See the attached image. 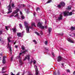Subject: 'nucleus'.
Wrapping results in <instances>:
<instances>
[{"instance_id":"33","label":"nucleus","mask_w":75,"mask_h":75,"mask_svg":"<svg viewBox=\"0 0 75 75\" xmlns=\"http://www.w3.org/2000/svg\"><path fill=\"white\" fill-rule=\"evenodd\" d=\"M33 62V64H35V63H36V61L35 60H34Z\"/></svg>"},{"instance_id":"30","label":"nucleus","mask_w":75,"mask_h":75,"mask_svg":"<svg viewBox=\"0 0 75 75\" xmlns=\"http://www.w3.org/2000/svg\"><path fill=\"white\" fill-rule=\"evenodd\" d=\"M35 34H37V35H39V33H38V32H35Z\"/></svg>"},{"instance_id":"28","label":"nucleus","mask_w":75,"mask_h":75,"mask_svg":"<svg viewBox=\"0 0 75 75\" xmlns=\"http://www.w3.org/2000/svg\"><path fill=\"white\" fill-rule=\"evenodd\" d=\"M51 1H52V0H49L47 3H50L51 2Z\"/></svg>"},{"instance_id":"14","label":"nucleus","mask_w":75,"mask_h":75,"mask_svg":"<svg viewBox=\"0 0 75 75\" xmlns=\"http://www.w3.org/2000/svg\"><path fill=\"white\" fill-rule=\"evenodd\" d=\"M48 30L49 34H50V33H51V31H52V28H48Z\"/></svg>"},{"instance_id":"27","label":"nucleus","mask_w":75,"mask_h":75,"mask_svg":"<svg viewBox=\"0 0 75 75\" xmlns=\"http://www.w3.org/2000/svg\"><path fill=\"white\" fill-rule=\"evenodd\" d=\"M2 62L3 64H5V63H6V60H5V59H3Z\"/></svg>"},{"instance_id":"44","label":"nucleus","mask_w":75,"mask_h":75,"mask_svg":"<svg viewBox=\"0 0 75 75\" xmlns=\"http://www.w3.org/2000/svg\"><path fill=\"white\" fill-rule=\"evenodd\" d=\"M45 28L46 29H47V26L46 25L45 27Z\"/></svg>"},{"instance_id":"38","label":"nucleus","mask_w":75,"mask_h":75,"mask_svg":"<svg viewBox=\"0 0 75 75\" xmlns=\"http://www.w3.org/2000/svg\"><path fill=\"white\" fill-rule=\"evenodd\" d=\"M67 72H70V70L69 69L67 70Z\"/></svg>"},{"instance_id":"18","label":"nucleus","mask_w":75,"mask_h":75,"mask_svg":"<svg viewBox=\"0 0 75 75\" xmlns=\"http://www.w3.org/2000/svg\"><path fill=\"white\" fill-rule=\"evenodd\" d=\"M70 30H75V27H71L70 28Z\"/></svg>"},{"instance_id":"5","label":"nucleus","mask_w":75,"mask_h":75,"mask_svg":"<svg viewBox=\"0 0 75 75\" xmlns=\"http://www.w3.org/2000/svg\"><path fill=\"white\" fill-rule=\"evenodd\" d=\"M8 10V12L7 13V14H9V13H12V9L11 8V7L10 6V5H9V6L7 7Z\"/></svg>"},{"instance_id":"53","label":"nucleus","mask_w":75,"mask_h":75,"mask_svg":"<svg viewBox=\"0 0 75 75\" xmlns=\"http://www.w3.org/2000/svg\"><path fill=\"white\" fill-rule=\"evenodd\" d=\"M0 55H1V56H2V55H3V54H0Z\"/></svg>"},{"instance_id":"34","label":"nucleus","mask_w":75,"mask_h":75,"mask_svg":"<svg viewBox=\"0 0 75 75\" xmlns=\"http://www.w3.org/2000/svg\"><path fill=\"white\" fill-rule=\"evenodd\" d=\"M38 10H40V8H36V11H38Z\"/></svg>"},{"instance_id":"49","label":"nucleus","mask_w":75,"mask_h":75,"mask_svg":"<svg viewBox=\"0 0 75 75\" xmlns=\"http://www.w3.org/2000/svg\"><path fill=\"white\" fill-rule=\"evenodd\" d=\"M28 75H33V74H32L31 73H30L29 74H28Z\"/></svg>"},{"instance_id":"42","label":"nucleus","mask_w":75,"mask_h":75,"mask_svg":"<svg viewBox=\"0 0 75 75\" xmlns=\"http://www.w3.org/2000/svg\"><path fill=\"white\" fill-rule=\"evenodd\" d=\"M33 61L32 60H31L30 62V64H31V63L33 62Z\"/></svg>"},{"instance_id":"25","label":"nucleus","mask_w":75,"mask_h":75,"mask_svg":"<svg viewBox=\"0 0 75 75\" xmlns=\"http://www.w3.org/2000/svg\"><path fill=\"white\" fill-rule=\"evenodd\" d=\"M21 49L23 50H25V47L23 45H22L21 47Z\"/></svg>"},{"instance_id":"41","label":"nucleus","mask_w":75,"mask_h":75,"mask_svg":"<svg viewBox=\"0 0 75 75\" xmlns=\"http://www.w3.org/2000/svg\"><path fill=\"white\" fill-rule=\"evenodd\" d=\"M19 62H20V63H21V64H22V61L20 60L19 61Z\"/></svg>"},{"instance_id":"29","label":"nucleus","mask_w":75,"mask_h":75,"mask_svg":"<svg viewBox=\"0 0 75 75\" xmlns=\"http://www.w3.org/2000/svg\"><path fill=\"white\" fill-rule=\"evenodd\" d=\"M12 7H15V6H14V4H12Z\"/></svg>"},{"instance_id":"9","label":"nucleus","mask_w":75,"mask_h":75,"mask_svg":"<svg viewBox=\"0 0 75 75\" xmlns=\"http://www.w3.org/2000/svg\"><path fill=\"white\" fill-rule=\"evenodd\" d=\"M27 52V50H26L24 51V52H23L22 53H20L19 54V56L17 57V58H19V59H20L21 58V54H25V52Z\"/></svg>"},{"instance_id":"54","label":"nucleus","mask_w":75,"mask_h":75,"mask_svg":"<svg viewBox=\"0 0 75 75\" xmlns=\"http://www.w3.org/2000/svg\"><path fill=\"white\" fill-rule=\"evenodd\" d=\"M73 35H74V36L75 37V34H73Z\"/></svg>"},{"instance_id":"51","label":"nucleus","mask_w":75,"mask_h":75,"mask_svg":"<svg viewBox=\"0 0 75 75\" xmlns=\"http://www.w3.org/2000/svg\"><path fill=\"white\" fill-rule=\"evenodd\" d=\"M58 75H59V74H60V73L59 72H58Z\"/></svg>"},{"instance_id":"52","label":"nucleus","mask_w":75,"mask_h":75,"mask_svg":"<svg viewBox=\"0 0 75 75\" xmlns=\"http://www.w3.org/2000/svg\"><path fill=\"white\" fill-rule=\"evenodd\" d=\"M45 24H47V21H46L45 22Z\"/></svg>"},{"instance_id":"46","label":"nucleus","mask_w":75,"mask_h":75,"mask_svg":"<svg viewBox=\"0 0 75 75\" xmlns=\"http://www.w3.org/2000/svg\"><path fill=\"white\" fill-rule=\"evenodd\" d=\"M11 75H15L14 74H13V73L11 72Z\"/></svg>"},{"instance_id":"48","label":"nucleus","mask_w":75,"mask_h":75,"mask_svg":"<svg viewBox=\"0 0 75 75\" xmlns=\"http://www.w3.org/2000/svg\"><path fill=\"white\" fill-rule=\"evenodd\" d=\"M54 75H57V73L56 72H54Z\"/></svg>"},{"instance_id":"10","label":"nucleus","mask_w":75,"mask_h":75,"mask_svg":"<svg viewBox=\"0 0 75 75\" xmlns=\"http://www.w3.org/2000/svg\"><path fill=\"white\" fill-rule=\"evenodd\" d=\"M30 55H27L26 57H25V59H23L24 61H25V60H26V59H27L29 61H30Z\"/></svg>"},{"instance_id":"6","label":"nucleus","mask_w":75,"mask_h":75,"mask_svg":"<svg viewBox=\"0 0 75 75\" xmlns=\"http://www.w3.org/2000/svg\"><path fill=\"white\" fill-rule=\"evenodd\" d=\"M62 13H61L59 16L58 17V19H56V21L57 22H58L59 21H60V20H61L62 19Z\"/></svg>"},{"instance_id":"16","label":"nucleus","mask_w":75,"mask_h":75,"mask_svg":"<svg viewBox=\"0 0 75 75\" xmlns=\"http://www.w3.org/2000/svg\"><path fill=\"white\" fill-rule=\"evenodd\" d=\"M11 37H9L7 38V40L8 42H10V41H11V40H10V39H11Z\"/></svg>"},{"instance_id":"39","label":"nucleus","mask_w":75,"mask_h":75,"mask_svg":"<svg viewBox=\"0 0 75 75\" xmlns=\"http://www.w3.org/2000/svg\"><path fill=\"white\" fill-rule=\"evenodd\" d=\"M5 28L6 29V30H8V27L7 26H6Z\"/></svg>"},{"instance_id":"22","label":"nucleus","mask_w":75,"mask_h":75,"mask_svg":"<svg viewBox=\"0 0 75 75\" xmlns=\"http://www.w3.org/2000/svg\"><path fill=\"white\" fill-rule=\"evenodd\" d=\"M12 30L14 33H16V28H13Z\"/></svg>"},{"instance_id":"64","label":"nucleus","mask_w":75,"mask_h":75,"mask_svg":"<svg viewBox=\"0 0 75 75\" xmlns=\"http://www.w3.org/2000/svg\"><path fill=\"white\" fill-rule=\"evenodd\" d=\"M61 49L62 50V48H61Z\"/></svg>"},{"instance_id":"3","label":"nucleus","mask_w":75,"mask_h":75,"mask_svg":"<svg viewBox=\"0 0 75 75\" xmlns=\"http://www.w3.org/2000/svg\"><path fill=\"white\" fill-rule=\"evenodd\" d=\"M38 27H39L40 28L42 29V30H44L45 28V27L43 26L41 23L40 22H39L37 25Z\"/></svg>"},{"instance_id":"62","label":"nucleus","mask_w":75,"mask_h":75,"mask_svg":"<svg viewBox=\"0 0 75 75\" xmlns=\"http://www.w3.org/2000/svg\"><path fill=\"white\" fill-rule=\"evenodd\" d=\"M24 31H23V33H24Z\"/></svg>"},{"instance_id":"47","label":"nucleus","mask_w":75,"mask_h":75,"mask_svg":"<svg viewBox=\"0 0 75 75\" xmlns=\"http://www.w3.org/2000/svg\"><path fill=\"white\" fill-rule=\"evenodd\" d=\"M16 48H18V46L17 45H16L15 47Z\"/></svg>"},{"instance_id":"15","label":"nucleus","mask_w":75,"mask_h":75,"mask_svg":"<svg viewBox=\"0 0 75 75\" xmlns=\"http://www.w3.org/2000/svg\"><path fill=\"white\" fill-rule=\"evenodd\" d=\"M17 35L19 37H20L21 36V33H17Z\"/></svg>"},{"instance_id":"63","label":"nucleus","mask_w":75,"mask_h":75,"mask_svg":"<svg viewBox=\"0 0 75 75\" xmlns=\"http://www.w3.org/2000/svg\"><path fill=\"white\" fill-rule=\"evenodd\" d=\"M11 1V0H10V2Z\"/></svg>"},{"instance_id":"17","label":"nucleus","mask_w":75,"mask_h":75,"mask_svg":"<svg viewBox=\"0 0 75 75\" xmlns=\"http://www.w3.org/2000/svg\"><path fill=\"white\" fill-rule=\"evenodd\" d=\"M36 73L35 75H38V69H36Z\"/></svg>"},{"instance_id":"19","label":"nucleus","mask_w":75,"mask_h":75,"mask_svg":"<svg viewBox=\"0 0 75 75\" xmlns=\"http://www.w3.org/2000/svg\"><path fill=\"white\" fill-rule=\"evenodd\" d=\"M4 69H4V67H3L2 70V72H1L2 74H4L5 73V72H6L5 71H4Z\"/></svg>"},{"instance_id":"20","label":"nucleus","mask_w":75,"mask_h":75,"mask_svg":"<svg viewBox=\"0 0 75 75\" xmlns=\"http://www.w3.org/2000/svg\"><path fill=\"white\" fill-rule=\"evenodd\" d=\"M14 17L19 18V16H18V13L16 14L14 16Z\"/></svg>"},{"instance_id":"11","label":"nucleus","mask_w":75,"mask_h":75,"mask_svg":"<svg viewBox=\"0 0 75 75\" xmlns=\"http://www.w3.org/2000/svg\"><path fill=\"white\" fill-rule=\"evenodd\" d=\"M62 59V58L60 56H59L57 58V61L58 62H60L61 61Z\"/></svg>"},{"instance_id":"36","label":"nucleus","mask_w":75,"mask_h":75,"mask_svg":"<svg viewBox=\"0 0 75 75\" xmlns=\"http://www.w3.org/2000/svg\"><path fill=\"white\" fill-rule=\"evenodd\" d=\"M52 55H53V57H54V53L53 52H52Z\"/></svg>"},{"instance_id":"60","label":"nucleus","mask_w":75,"mask_h":75,"mask_svg":"<svg viewBox=\"0 0 75 75\" xmlns=\"http://www.w3.org/2000/svg\"><path fill=\"white\" fill-rule=\"evenodd\" d=\"M43 34L42 33H41V35H42Z\"/></svg>"},{"instance_id":"61","label":"nucleus","mask_w":75,"mask_h":75,"mask_svg":"<svg viewBox=\"0 0 75 75\" xmlns=\"http://www.w3.org/2000/svg\"><path fill=\"white\" fill-rule=\"evenodd\" d=\"M69 35L70 36H71V35Z\"/></svg>"},{"instance_id":"31","label":"nucleus","mask_w":75,"mask_h":75,"mask_svg":"<svg viewBox=\"0 0 75 75\" xmlns=\"http://www.w3.org/2000/svg\"><path fill=\"white\" fill-rule=\"evenodd\" d=\"M19 25L20 27V28L21 29H22V25L21 24H19Z\"/></svg>"},{"instance_id":"13","label":"nucleus","mask_w":75,"mask_h":75,"mask_svg":"<svg viewBox=\"0 0 75 75\" xmlns=\"http://www.w3.org/2000/svg\"><path fill=\"white\" fill-rule=\"evenodd\" d=\"M8 47L9 48V51L10 52H11V51H12V50H11V47H10V45H9V43H8Z\"/></svg>"},{"instance_id":"35","label":"nucleus","mask_w":75,"mask_h":75,"mask_svg":"<svg viewBox=\"0 0 75 75\" xmlns=\"http://www.w3.org/2000/svg\"><path fill=\"white\" fill-rule=\"evenodd\" d=\"M5 58H6V56H4L3 57V59H5Z\"/></svg>"},{"instance_id":"26","label":"nucleus","mask_w":75,"mask_h":75,"mask_svg":"<svg viewBox=\"0 0 75 75\" xmlns=\"http://www.w3.org/2000/svg\"><path fill=\"white\" fill-rule=\"evenodd\" d=\"M44 44L46 45H47L48 44V41H46L44 42Z\"/></svg>"},{"instance_id":"21","label":"nucleus","mask_w":75,"mask_h":75,"mask_svg":"<svg viewBox=\"0 0 75 75\" xmlns=\"http://www.w3.org/2000/svg\"><path fill=\"white\" fill-rule=\"evenodd\" d=\"M67 10H71V6H69L67 8Z\"/></svg>"},{"instance_id":"57","label":"nucleus","mask_w":75,"mask_h":75,"mask_svg":"<svg viewBox=\"0 0 75 75\" xmlns=\"http://www.w3.org/2000/svg\"><path fill=\"white\" fill-rule=\"evenodd\" d=\"M16 42H14V45L16 44Z\"/></svg>"},{"instance_id":"45","label":"nucleus","mask_w":75,"mask_h":75,"mask_svg":"<svg viewBox=\"0 0 75 75\" xmlns=\"http://www.w3.org/2000/svg\"><path fill=\"white\" fill-rule=\"evenodd\" d=\"M16 75H20V72H18Z\"/></svg>"},{"instance_id":"7","label":"nucleus","mask_w":75,"mask_h":75,"mask_svg":"<svg viewBox=\"0 0 75 75\" xmlns=\"http://www.w3.org/2000/svg\"><path fill=\"white\" fill-rule=\"evenodd\" d=\"M65 3L64 2H62L60 3V5H58L57 6L59 8H61L62 6H65Z\"/></svg>"},{"instance_id":"24","label":"nucleus","mask_w":75,"mask_h":75,"mask_svg":"<svg viewBox=\"0 0 75 75\" xmlns=\"http://www.w3.org/2000/svg\"><path fill=\"white\" fill-rule=\"evenodd\" d=\"M33 42H34L35 44H37V42L36 40H33Z\"/></svg>"},{"instance_id":"2","label":"nucleus","mask_w":75,"mask_h":75,"mask_svg":"<svg viewBox=\"0 0 75 75\" xmlns=\"http://www.w3.org/2000/svg\"><path fill=\"white\" fill-rule=\"evenodd\" d=\"M64 16H72V12H69L67 11H65L64 12Z\"/></svg>"},{"instance_id":"32","label":"nucleus","mask_w":75,"mask_h":75,"mask_svg":"<svg viewBox=\"0 0 75 75\" xmlns=\"http://www.w3.org/2000/svg\"><path fill=\"white\" fill-rule=\"evenodd\" d=\"M2 30H0V35H1V34H2Z\"/></svg>"},{"instance_id":"59","label":"nucleus","mask_w":75,"mask_h":75,"mask_svg":"<svg viewBox=\"0 0 75 75\" xmlns=\"http://www.w3.org/2000/svg\"><path fill=\"white\" fill-rule=\"evenodd\" d=\"M40 32H41V33H42V31H40Z\"/></svg>"},{"instance_id":"1","label":"nucleus","mask_w":75,"mask_h":75,"mask_svg":"<svg viewBox=\"0 0 75 75\" xmlns=\"http://www.w3.org/2000/svg\"><path fill=\"white\" fill-rule=\"evenodd\" d=\"M24 23L25 24V28H26V30L27 33H30L29 28H31L32 27L30 26H28L29 24H28V23H27L26 21H25L24 22Z\"/></svg>"},{"instance_id":"58","label":"nucleus","mask_w":75,"mask_h":75,"mask_svg":"<svg viewBox=\"0 0 75 75\" xmlns=\"http://www.w3.org/2000/svg\"><path fill=\"white\" fill-rule=\"evenodd\" d=\"M46 50H48V49H46Z\"/></svg>"},{"instance_id":"55","label":"nucleus","mask_w":75,"mask_h":75,"mask_svg":"<svg viewBox=\"0 0 75 75\" xmlns=\"http://www.w3.org/2000/svg\"><path fill=\"white\" fill-rule=\"evenodd\" d=\"M23 7H25V5L24 4L23 5Z\"/></svg>"},{"instance_id":"37","label":"nucleus","mask_w":75,"mask_h":75,"mask_svg":"<svg viewBox=\"0 0 75 75\" xmlns=\"http://www.w3.org/2000/svg\"><path fill=\"white\" fill-rule=\"evenodd\" d=\"M13 57H11V61H13Z\"/></svg>"},{"instance_id":"8","label":"nucleus","mask_w":75,"mask_h":75,"mask_svg":"<svg viewBox=\"0 0 75 75\" xmlns=\"http://www.w3.org/2000/svg\"><path fill=\"white\" fill-rule=\"evenodd\" d=\"M67 40V41H68L69 42L71 43H75V41L73 40L72 39H71L70 38H68Z\"/></svg>"},{"instance_id":"12","label":"nucleus","mask_w":75,"mask_h":75,"mask_svg":"<svg viewBox=\"0 0 75 75\" xmlns=\"http://www.w3.org/2000/svg\"><path fill=\"white\" fill-rule=\"evenodd\" d=\"M20 13L21 15V18L22 19V20H23V19H24V18H25V17H24V15L23 14V13L21 12V11H20Z\"/></svg>"},{"instance_id":"43","label":"nucleus","mask_w":75,"mask_h":75,"mask_svg":"<svg viewBox=\"0 0 75 75\" xmlns=\"http://www.w3.org/2000/svg\"><path fill=\"white\" fill-rule=\"evenodd\" d=\"M36 14V13H35V12H34V13H33V15H34V16H35Z\"/></svg>"},{"instance_id":"50","label":"nucleus","mask_w":75,"mask_h":75,"mask_svg":"<svg viewBox=\"0 0 75 75\" xmlns=\"http://www.w3.org/2000/svg\"><path fill=\"white\" fill-rule=\"evenodd\" d=\"M62 66H64V63H63L62 64Z\"/></svg>"},{"instance_id":"4","label":"nucleus","mask_w":75,"mask_h":75,"mask_svg":"<svg viewBox=\"0 0 75 75\" xmlns=\"http://www.w3.org/2000/svg\"><path fill=\"white\" fill-rule=\"evenodd\" d=\"M18 11H19V9L18 8L16 10V11H14L13 13H12L13 15L10 16H9V17H10V18H11L13 17V16H14V14H16V13H17L18 12Z\"/></svg>"},{"instance_id":"40","label":"nucleus","mask_w":75,"mask_h":75,"mask_svg":"<svg viewBox=\"0 0 75 75\" xmlns=\"http://www.w3.org/2000/svg\"><path fill=\"white\" fill-rule=\"evenodd\" d=\"M35 70H36V69H37V65H35Z\"/></svg>"},{"instance_id":"23","label":"nucleus","mask_w":75,"mask_h":75,"mask_svg":"<svg viewBox=\"0 0 75 75\" xmlns=\"http://www.w3.org/2000/svg\"><path fill=\"white\" fill-rule=\"evenodd\" d=\"M34 26V27H36V26L35 25V23L33 22L32 23V26L33 27V26Z\"/></svg>"},{"instance_id":"56","label":"nucleus","mask_w":75,"mask_h":75,"mask_svg":"<svg viewBox=\"0 0 75 75\" xmlns=\"http://www.w3.org/2000/svg\"><path fill=\"white\" fill-rule=\"evenodd\" d=\"M1 38L0 37V41H1Z\"/></svg>"}]
</instances>
